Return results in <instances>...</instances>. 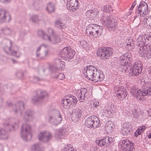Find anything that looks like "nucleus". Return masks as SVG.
Returning a JSON list of instances; mask_svg holds the SVG:
<instances>
[{"mask_svg": "<svg viewBox=\"0 0 151 151\" xmlns=\"http://www.w3.org/2000/svg\"><path fill=\"white\" fill-rule=\"evenodd\" d=\"M134 60L132 54L127 52L119 58L118 63L122 69V72L129 73V76H137L141 73L142 68V62L136 60L133 63Z\"/></svg>", "mask_w": 151, "mask_h": 151, "instance_id": "1", "label": "nucleus"}, {"mask_svg": "<svg viewBox=\"0 0 151 151\" xmlns=\"http://www.w3.org/2000/svg\"><path fill=\"white\" fill-rule=\"evenodd\" d=\"M83 73L85 78L95 82H101L104 80L105 76L103 72L98 70L96 66L88 65L84 68Z\"/></svg>", "mask_w": 151, "mask_h": 151, "instance_id": "2", "label": "nucleus"}, {"mask_svg": "<svg viewBox=\"0 0 151 151\" xmlns=\"http://www.w3.org/2000/svg\"><path fill=\"white\" fill-rule=\"evenodd\" d=\"M141 89L137 90L136 86L131 88V95L137 99L141 100V97L145 96H151V83L150 82H144L141 87Z\"/></svg>", "mask_w": 151, "mask_h": 151, "instance_id": "3", "label": "nucleus"}, {"mask_svg": "<svg viewBox=\"0 0 151 151\" xmlns=\"http://www.w3.org/2000/svg\"><path fill=\"white\" fill-rule=\"evenodd\" d=\"M18 120L13 119L5 122L4 126L6 131L3 129H0V139H7L8 137L7 132L13 131L15 130V128L18 127Z\"/></svg>", "mask_w": 151, "mask_h": 151, "instance_id": "4", "label": "nucleus"}, {"mask_svg": "<svg viewBox=\"0 0 151 151\" xmlns=\"http://www.w3.org/2000/svg\"><path fill=\"white\" fill-rule=\"evenodd\" d=\"M3 49L5 53L7 54L10 52L11 54L17 58H19L21 55L19 49L17 46H15L12 48H11L12 41L8 39H4L2 42Z\"/></svg>", "mask_w": 151, "mask_h": 151, "instance_id": "5", "label": "nucleus"}, {"mask_svg": "<svg viewBox=\"0 0 151 151\" xmlns=\"http://www.w3.org/2000/svg\"><path fill=\"white\" fill-rule=\"evenodd\" d=\"M114 51L110 47H101L97 50V54L101 59L105 60L112 55Z\"/></svg>", "mask_w": 151, "mask_h": 151, "instance_id": "6", "label": "nucleus"}, {"mask_svg": "<svg viewBox=\"0 0 151 151\" xmlns=\"http://www.w3.org/2000/svg\"><path fill=\"white\" fill-rule=\"evenodd\" d=\"M76 52L70 47L64 48L59 52V55L60 57L67 61H69L73 58Z\"/></svg>", "mask_w": 151, "mask_h": 151, "instance_id": "7", "label": "nucleus"}, {"mask_svg": "<svg viewBox=\"0 0 151 151\" xmlns=\"http://www.w3.org/2000/svg\"><path fill=\"white\" fill-rule=\"evenodd\" d=\"M148 12V7L147 3L144 1H141L136 7L135 17H144Z\"/></svg>", "mask_w": 151, "mask_h": 151, "instance_id": "8", "label": "nucleus"}, {"mask_svg": "<svg viewBox=\"0 0 151 151\" xmlns=\"http://www.w3.org/2000/svg\"><path fill=\"white\" fill-rule=\"evenodd\" d=\"M86 31L90 35L95 37L100 36L102 33V28L100 26L96 24H91L86 27Z\"/></svg>", "mask_w": 151, "mask_h": 151, "instance_id": "9", "label": "nucleus"}, {"mask_svg": "<svg viewBox=\"0 0 151 151\" xmlns=\"http://www.w3.org/2000/svg\"><path fill=\"white\" fill-rule=\"evenodd\" d=\"M78 99L76 97L73 95H68L64 97L61 101L62 105L65 108L68 106L72 105L74 107L76 106Z\"/></svg>", "mask_w": 151, "mask_h": 151, "instance_id": "10", "label": "nucleus"}, {"mask_svg": "<svg viewBox=\"0 0 151 151\" xmlns=\"http://www.w3.org/2000/svg\"><path fill=\"white\" fill-rule=\"evenodd\" d=\"M99 123L98 118L94 115L88 117L85 121V124L87 127L91 129L93 128V129L99 127Z\"/></svg>", "mask_w": 151, "mask_h": 151, "instance_id": "11", "label": "nucleus"}, {"mask_svg": "<svg viewBox=\"0 0 151 151\" xmlns=\"http://www.w3.org/2000/svg\"><path fill=\"white\" fill-rule=\"evenodd\" d=\"M30 126L27 124H23L22 127L21 135L22 138L26 141L30 140L32 138Z\"/></svg>", "mask_w": 151, "mask_h": 151, "instance_id": "12", "label": "nucleus"}, {"mask_svg": "<svg viewBox=\"0 0 151 151\" xmlns=\"http://www.w3.org/2000/svg\"><path fill=\"white\" fill-rule=\"evenodd\" d=\"M145 43L142 44L139 47V53L143 55L145 57H146L148 58H151V44L150 45H145Z\"/></svg>", "mask_w": 151, "mask_h": 151, "instance_id": "13", "label": "nucleus"}, {"mask_svg": "<svg viewBox=\"0 0 151 151\" xmlns=\"http://www.w3.org/2000/svg\"><path fill=\"white\" fill-rule=\"evenodd\" d=\"M47 95V93L45 91L38 90L36 91L35 95L32 98V101L34 103H40Z\"/></svg>", "mask_w": 151, "mask_h": 151, "instance_id": "14", "label": "nucleus"}, {"mask_svg": "<svg viewBox=\"0 0 151 151\" xmlns=\"http://www.w3.org/2000/svg\"><path fill=\"white\" fill-rule=\"evenodd\" d=\"M48 32L50 34V35H48L49 39H47V41L54 44L60 42V38L53 32V30L52 29L48 28Z\"/></svg>", "mask_w": 151, "mask_h": 151, "instance_id": "15", "label": "nucleus"}, {"mask_svg": "<svg viewBox=\"0 0 151 151\" xmlns=\"http://www.w3.org/2000/svg\"><path fill=\"white\" fill-rule=\"evenodd\" d=\"M132 132V125L129 122H125L123 125L120 132L123 135L127 136L131 134Z\"/></svg>", "mask_w": 151, "mask_h": 151, "instance_id": "16", "label": "nucleus"}, {"mask_svg": "<svg viewBox=\"0 0 151 151\" xmlns=\"http://www.w3.org/2000/svg\"><path fill=\"white\" fill-rule=\"evenodd\" d=\"M9 13L4 9H0V23L9 22L11 19Z\"/></svg>", "mask_w": 151, "mask_h": 151, "instance_id": "17", "label": "nucleus"}, {"mask_svg": "<svg viewBox=\"0 0 151 151\" xmlns=\"http://www.w3.org/2000/svg\"><path fill=\"white\" fill-rule=\"evenodd\" d=\"M116 93L120 100L124 99L127 96L128 93L122 86H119L115 88Z\"/></svg>", "mask_w": 151, "mask_h": 151, "instance_id": "18", "label": "nucleus"}, {"mask_svg": "<svg viewBox=\"0 0 151 151\" xmlns=\"http://www.w3.org/2000/svg\"><path fill=\"white\" fill-rule=\"evenodd\" d=\"M103 24L106 26V28L113 29H115L117 25L116 22L112 19L110 16H107L105 17Z\"/></svg>", "mask_w": 151, "mask_h": 151, "instance_id": "19", "label": "nucleus"}, {"mask_svg": "<svg viewBox=\"0 0 151 151\" xmlns=\"http://www.w3.org/2000/svg\"><path fill=\"white\" fill-rule=\"evenodd\" d=\"M112 139L111 137H106L101 139L96 140V143L99 146L107 147L110 145L112 143Z\"/></svg>", "mask_w": 151, "mask_h": 151, "instance_id": "20", "label": "nucleus"}, {"mask_svg": "<svg viewBox=\"0 0 151 151\" xmlns=\"http://www.w3.org/2000/svg\"><path fill=\"white\" fill-rule=\"evenodd\" d=\"M79 4L78 0H68L67 8L69 10L74 12L78 9Z\"/></svg>", "mask_w": 151, "mask_h": 151, "instance_id": "21", "label": "nucleus"}, {"mask_svg": "<svg viewBox=\"0 0 151 151\" xmlns=\"http://www.w3.org/2000/svg\"><path fill=\"white\" fill-rule=\"evenodd\" d=\"M12 109L15 113H22V111L24 109L23 102L21 101H18L12 107Z\"/></svg>", "mask_w": 151, "mask_h": 151, "instance_id": "22", "label": "nucleus"}, {"mask_svg": "<svg viewBox=\"0 0 151 151\" xmlns=\"http://www.w3.org/2000/svg\"><path fill=\"white\" fill-rule=\"evenodd\" d=\"M88 92L87 89L86 88H82L78 90L76 93V96L80 102H83L85 100L86 95Z\"/></svg>", "mask_w": 151, "mask_h": 151, "instance_id": "23", "label": "nucleus"}, {"mask_svg": "<svg viewBox=\"0 0 151 151\" xmlns=\"http://www.w3.org/2000/svg\"><path fill=\"white\" fill-rule=\"evenodd\" d=\"M37 137L40 140L44 142L49 141L51 137V134L49 132H41L37 135Z\"/></svg>", "mask_w": 151, "mask_h": 151, "instance_id": "24", "label": "nucleus"}, {"mask_svg": "<svg viewBox=\"0 0 151 151\" xmlns=\"http://www.w3.org/2000/svg\"><path fill=\"white\" fill-rule=\"evenodd\" d=\"M50 68L51 72L55 74V75L53 76V78L62 80L65 78V76L63 74L59 73L58 69L52 66H50Z\"/></svg>", "mask_w": 151, "mask_h": 151, "instance_id": "25", "label": "nucleus"}, {"mask_svg": "<svg viewBox=\"0 0 151 151\" xmlns=\"http://www.w3.org/2000/svg\"><path fill=\"white\" fill-rule=\"evenodd\" d=\"M126 49L129 51H130L134 48L135 46L134 41L131 38L127 39L125 43Z\"/></svg>", "mask_w": 151, "mask_h": 151, "instance_id": "26", "label": "nucleus"}, {"mask_svg": "<svg viewBox=\"0 0 151 151\" xmlns=\"http://www.w3.org/2000/svg\"><path fill=\"white\" fill-rule=\"evenodd\" d=\"M55 4L52 2H49L47 5L46 10L49 13L51 14L55 12Z\"/></svg>", "mask_w": 151, "mask_h": 151, "instance_id": "27", "label": "nucleus"}, {"mask_svg": "<svg viewBox=\"0 0 151 151\" xmlns=\"http://www.w3.org/2000/svg\"><path fill=\"white\" fill-rule=\"evenodd\" d=\"M124 145H122L121 147L125 151H133L134 149L133 144L129 141H127V143Z\"/></svg>", "mask_w": 151, "mask_h": 151, "instance_id": "28", "label": "nucleus"}, {"mask_svg": "<svg viewBox=\"0 0 151 151\" xmlns=\"http://www.w3.org/2000/svg\"><path fill=\"white\" fill-rule=\"evenodd\" d=\"M98 12H95L93 9L87 10L85 13L87 17L93 19L96 17Z\"/></svg>", "mask_w": 151, "mask_h": 151, "instance_id": "29", "label": "nucleus"}, {"mask_svg": "<svg viewBox=\"0 0 151 151\" xmlns=\"http://www.w3.org/2000/svg\"><path fill=\"white\" fill-rule=\"evenodd\" d=\"M52 117H51L50 118V119H52ZM62 120V118L61 114H58V115L56 117H55L54 119V122H52L51 120H50V121L52 123V125L56 126L58 124H60L61 122V121Z\"/></svg>", "mask_w": 151, "mask_h": 151, "instance_id": "30", "label": "nucleus"}, {"mask_svg": "<svg viewBox=\"0 0 151 151\" xmlns=\"http://www.w3.org/2000/svg\"><path fill=\"white\" fill-rule=\"evenodd\" d=\"M1 37H4L3 35H11V34L12 30L9 28L6 27H4L1 28Z\"/></svg>", "mask_w": 151, "mask_h": 151, "instance_id": "31", "label": "nucleus"}, {"mask_svg": "<svg viewBox=\"0 0 151 151\" xmlns=\"http://www.w3.org/2000/svg\"><path fill=\"white\" fill-rule=\"evenodd\" d=\"M55 24L56 27L60 29L61 30L65 28L66 27L64 24L61 21L58 19L55 20Z\"/></svg>", "mask_w": 151, "mask_h": 151, "instance_id": "32", "label": "nucleus"}, {"mask_svg": "<svg viewBox=\"0 0 151 151\" xmlns=\"http://www.w3.org/2000/svg\"><path fill=\"white\" fill-rule=\"evenodd\" d=\"M114 127V123L111 121H109L106 123L105 129L107 131L111 132L112 131V129Z\"/></svg>", "mask_w": 151, "mask_h": 151, "instance_id": "33", "label": "nucleus"}, {"mask_svg": "<svg viewBox=\"0 0 151 151\" xmlns=\"http://www.w3.org/2000/svg\"><path fill=\"white\" fill-rule=\"evenodd\" d=\"M38 35L43 40H47V39H48V35L46 34L43 30L41 29L39 30L37 32Z\"/></svg>", "mask_w": 151, "mask_h": 151, "instance_id": "34", "label": "nucleus"}, {"mask_svg": "<svg viewBox=\"0 0 151 151\" xmlns=\"http://www.w3.org/2000/svg\"><path fill=\"white\" fill-rule=\"evenodd\" d=\"M30 149L31 151H43L41 149L40 144L39 143H36L33 145Z\"/></svg>", "mask_w": 151, "mask_h": 151, "instance_id": "35", "label": "nucleus"}, {"mask_svg": "<svg viewBox=\"0 0 151 151\" xmlns=\"http://www.w3.org/2000/svg\"><path fill=\"white\" fill-rule=\"evenodd\" d=\"M144 37V35H142L138 37L137 39V42L136 46L137 47H139L143 43H145V41Z\"/></svg>", "mask_w": 151, "mask_h": 151, "instance_id": "36", "label": "nucleus"}, {"mask_svg": "<svg viewBox=\"0 0 151 151\" xmlns=\"http://www.w3.org/2000/svg\"><path fill=\"white\" fill-rule=\"evenodd\" d=\"M87 109L86 107H83L82 108H80L74 109L73 110V113H87Z\"/></svg>", "mask_w": 151, "mask_h": 151, "instance_id": "37", "label": "nucleus"}, {"mask_svg": "<svg viewBox=\"0 0 151 151\" xmlns=\"http://www.w3.org/2000/svg\"><path fill=\"white\" fill-rule=\"evenodd\" d=\"M70 117L71 118L72 121L74 122L78 121V119L80 116V114H70Z\"/></svg>", "mask_w": 151, "mask_h": 151, "instance_id": "38", "label": "nucleus"}, {"mask_svg": "<svg viewBox=\"0 0 151 151\" xmlns=\"http://www.w3.org/2000/svg\"><path fill=\"white\" fill-rule=\"evenodd\" d=\"M32 114H24V119L25 121H29L32 119Z\"/></svg>", "mask_w": 151, "mask_h": 151, "instance_id": "39", "label": "nucleus"}, {"mask_svg": "<svg viewBox=\"0 0 151 151\" xmlns=\"http://www.w3.org/2000/svg\"><path fill=\"white\" fill-rule=\"evenodd\" d=\"M113 10V9L109 5H106L104 7L103 11L104 12L110 13Z\"/></svg>", "mask_w": 151, "mask_h": 151, "instance_id": "40", "label": "nucleus"}, {"mask_svg": "<svg viewBox=\"0 0 151 151\" xmlns=\"http://www.w3.org/2000/svg\"><path fill=\"white\" fill-rule=\"evenodd\" d=\"M30 20L33 22H35L38 20V16L37 15H33L30 17Z\"/></svg>", "mask_w": 151, "mask_h": 151, "instance_id": "41", "label": "nucleus"}, {"mask_svg": "<svg viewBox=\"0 0 151 151\" xmlns=\"http://www.w3.org/2000/svg\"><path fill=\"white\" fill-rule=\"evenodd\" d=\"M80 45L83 48H87L89 47V45L87 42L85 40H82L80 42Z\"/></svg>", "mask_w": 151, "mask_h": 151, "instance_id": "42", "label": "nucleus"}, {"mask_svg": "<svg viewBox=\"0 0 151 151\" xmlns=\"http://www.w3.org/2000/svg\"><path fill=\"white\" fill-rule=\"evenodd\" d=\"M50 112L52 113H60L59 110L56 108H52L49 111Z\"/></svg>", "mask_w": 151, "mask_h": 151, "instance_id": "43", "label": "nucleus"}, {"mask_svg": "<svg viewBox=\"0 0 151 151\" xmlns=\"http://www.w3.org/2000/svg\"><path fill=\"white\" fill-rule=\"evenodd\" d=\"M144 37L145 38V43L147 42L148 43L151 44V36L150 35H144Z\"/></svg>", "mask_w": 151, "mask_h": 151, "instance_id": "44", "label": "nucleus"}, {"mask_svg": "<svg viewBox=\"0 0 151 151\" xmlns=\"http://www.w3.org/2000/svg\"><path fill=\"white\" fill-rule=\"evenodd\" d=\"M16 76L19 78H21L23 77L24 74L22 70L17 71L16 73Z\"/></svg>", "mask_w": 151, "mask_h": 151, "instance_id": "45", "label": "nucleus"}, {"mask_svg": "<svg viewBox=\"0 0 151 151\" xmlns=\"http://www.w3.org/2000/svg\"><path fill=\"white\" fill-rule=\"evenodd\" d=\"M66 131L65 129H62L59 130L58 132V135L59 136H62L66 134Z\"/></svg>", "mask_w": 151, "mask_h": 151, "instance_id": "46", "label": "nucleus"}, {"mask_svg": "<svg viewBox=\"0 0 151 151\" xmlns=\"http://www.w3.org/2000/svg\"><path fill=\"white\" fill-rule=\"evenodd\" d=\"M58 61L60 65V66L59 67V68L62 69L63 68H64L65 66V63L63 61L60 60H58Z\"/></svg>", "mask_w": 151, "mask_h": 151, "instance_id": "47", "label": "nucleus"}, {"mask_svg": "<svg viewBox=\"0 0 151 151\" xmlns=\"http://www.w3.org/2000/svg\"><path fill=\"white\" fill-rule=\"evenodd\" d=\"M146 19L147 20L146 22L147 24L151 27V17H146Z\"/></svg>", "mask_w": 151, "mask_h": 151, "instance_id": "48", "label": "nucleus"}, {"mask_svg": "<svg viewBox=\"0 0 151 151\" xmlns=\"http://www.w3.org/2000/svg\"><path fill=\"white\" fill-rule=\"evenodd\" d=\"M136 4V1H134L132 4V6L130 7V8L129 9L130 10H132L134 8V7L135 6Z\"/></svg>", "mask_w": 151, "mask_h": 151, "instance_id": "49", "label": "nucleus"}, {"mask_svg": "<svg viewBox=\"0 0 151 151\" xmlns=\"http://www.w3.org/2000/svg\"><path fill=\"white\" fill-rule=\"evenodd\" d=\"M52 117V119H51V121L52 122H54V118H55V117L53 116H49V119H48V122H49L51 124H52V123L50 121V117Z\"/></svg>", "mask_w": 151, "mask_h": 151, "instance_id": "50", "label": "nucleus"}, {"mask_svg": "<svg viewBox=\"0 0 151 151\" xmlns=\"http://www.w3.org/2000/svg\"><path fill=\"white\" fill-rule=\"evenodd\" d=\"M127 141H129L127 139H124L122 140V145H126L127 143Z\"/></svg>", "mask_w": 151, "mask_h": 151, "instance_id": "51", "label": "nucleus"}, {"mask_svg": "<svg viewBox=\"0 0 151 151\" xmlns=\"http://www.w3.org/2000/svg\"><path fill=\"white\" fill-rule=\"evenodd\" d=\"M11 0H0V2L3 3H7L9 2Z\"/></svg>", "mask_w": 151, "mask_h": 151, "instance_id": "52", "label": "nucleus"}, {"mask_svg": "<svg viewBox=\"0 0 151 151\" xmlns=\"http://www.w3.org/2000/svg\"><path fill=\"white\" fill-rule=\"evenodd\" d=\"M145 126H143L141 127L138 128V129H139V130L142 131L143 132V131L145 130Z\"/></svg>", "mask_w": 151, "mask_h": 151, "instance_id": "53", "label": "nucleus"}, {"mask_svg": "<svg viewBox=\"0 0 151 151\" xmlns=\"http://www.w3.org/2000/svg\"><path fill=\"white\" fill-rule=\"evenodd\" d=\"M99 103L98 102L96 101L93 103V105L95 107H96L99 105Z\"/></svg>", "mask_w": 151, "mask_h": 151, "instance_id": "54", "label": "nucleus"}, {"mask_svg": "<svg viewBox=\"0 0 151 151\" xmlns=\"http://www.w3.org/2000/svg\"><path fill=\"white\" fill-rule=\"evenodd\" d=\"M46 69L44 68H42L40 69L39 70L40 72H42L43 73H44L45 72Z\"/></svg>", "mask_w": 151, "mask_h": 151, "instance_id": "55", "label": "nucleus"}, {"mask_svg": "<svg viewBox=\"0 0 151 151\" xmlns=\"http://www.w3.org/2000/svg\"><path fill=\"white\" fill-rule=\"evenodd\" d=\"M136 131L137 132V135H141V133L143 132L142 131L140 130L139 129H138Z\"/></svg>", "mask_w": 151, "mask_h": 151, "instance_id": "56", "label": "nucleus"}, {"mask_svg": "<svg viewBox=\"0 0 151 151\" xmlns=\"http://www.w3.org/2000/svg\"><path fill=\"white\" fill-rule=\"evenodd\" d=\"M109 112V111L108 109H104V110H103V111L101 112L102 113H108Z\"/></svg>", "mask_w": 151, "mask_h": 151, "instance_id": "57", "label": "nucleus"}, {"mask_svg": "<svg viewBox=\"0 0 151 151\" xmlns=\"http://www.w3.org/2000/svg\"><path fill=\"white\" fill-rule=\"evenodd\" d=\"M33 113L34 112H33V111L30 109H28L27 110V111L25 113Z\"/></svg>", "mask_w": 151, "mask_h": 151, "instance_id": "58", "label": "nucleus"}, {"mask_svg": "<svg viewBox=\"0 0 151 151\" xmlns=\"http://www.w3.org/2000/svg\"><path fill=\"white\" fill-rule=\"evenodd\" d=\"M48 54V51L47 50H46L45 51V56L47 57Z\"/></svg>", "mask_w": 151, "mask_h": 151, "instance_id": "59", "label": "nucleus"}, {"mask_svg": "<svg viewBox=\"0 0 151 151\" xmlns=\"http://www.w3.org/2000/svg\"><path fill=\"white\" fill-rule=\"evenodd\" d=\"M34 80L37 81H39L40 80V78L36 76L34 77Z\"/></svg>", "mask_w": 151, "mask_h": 151, "instance_id": "60", "label": "nucleus"}, {"mask_svg": "<svg viewBox=\"0 0 151 151\" xmlns=\"http://www.w3.org/2000/svg\"><path fill=\"white\" fill-rule=\"evenodd\" d=\"M41 55V54L39 52H36V56L37 57H39Z\"/></svg>", "mask_w": 151, "mask_h": 151, "instance_id": "61", "label": "nucleus"}, {"mask_svg": "<svg viewBox=\"0 0 151 151\" xmlns=\"http://www.w3.org/2000/svg\"><path fill=\"white\" fill-rule=\"evenodd\" d=\"M41 47L40 46H40L37 48L36 51V52H39L41 49Z\"/></svg>", "mask_w": 151, "mask_h": 151, "instance_id": "62", "label": "nucleus"}, {"mask_svg": "<svg viewBox=\"0 0 151 151\" xmlns=\"http://www.w3.org/2000/svg\"><path fill=\"white\" fill-rule=\"evenodd\" d=\"M3 147L2 145L0 144V151H3Z\"/></svg>", "mask_w": 151, "mask_h": 151, "instance_id": "63", "label": "nucleus"}, {"mask_svg": "<svg viewBox=\"0 0 151 151\" xmlns=\"http://www.w3.org/2000/svg\"><path fill=\"white\" fill-rule=\"evenodd\" d=\"M148 70L149 71L151 75V65L149 67L148 69Z\"/></svg>", "mask_w": 151, "mask_h": 151, "instance_id": "64", "label": "nucleus"}]
</instances>
